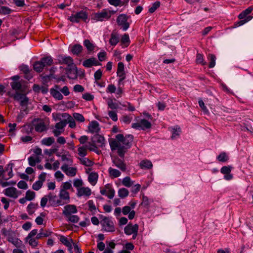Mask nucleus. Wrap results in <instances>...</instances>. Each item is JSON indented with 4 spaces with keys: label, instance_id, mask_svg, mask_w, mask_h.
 Segmentation results:
<instances>
[{
    "label": "nucleus",
    "instance_id": "14",
    "mask_svg": "<svg viewBox=\"0 0 253 253\" xmlns=\"http://www.w3.org/2000/svg\"><path fill=\"white\" fill-rule=\"evenodd\" d=\"M101 64L94 57H91L84 61L83 65L85 68H90L93 66H99Z\"/></svg>",
    "mask_w": 253,
    "mask_h": 253
},
{
    "label": "nucleus",
    "instance_id": "55",
    "mask_svg": "<svg viewBox=\"0 0 253 253\" xmlns=\"http://www.w3.org/2000/svg\"><path fill=\"white\" fill-rule=\"evenodd\" d=\"M74 119L80 122H84L85 120L84 117L81 114L75 113L73 114Z\"/></svg>",
    "mask_w": 253,
    "mask_h": 253
},
{
    "label": "nucleus",
    "instance_id": "31",
    "mask_svg": "<svg viewBox=\"0 0 253 253\" xmlns=\"http://www.w3.org/2000/svg\"><path fill=\"white\" fill-rule=\"evenodd\" d=\"M108 172L109 173V176L113 178L118 177L121 174V172L119 170L113 169L112 168H109Z\"/></svg>",
    "mask_w": 253,
    "mask_h": 253
},
{
    "label": "nucleus",
    "instance_id": "4",
    "mask_svg": "<svg viewBox=\"0 0 253 253\" xmlns=\"http://www.w3.org/2000/svg\"><path fill=\"white\" fill-rule=\"evenodd\" d=\"M111 16L109 11L106 9H103L100 12L94 13L92 19L95 21H103L109 19Z\"/></svg>",
    "mask_w": 253,
    "mask_h": 253
},
{
    "label": "nucleus",
    "instance_id": "7",
    "mask_svg": "<svg viewBox=\"0 0 253 253\" xmlns=\"http://www.w3.org/2000/svg\"><path fill=\"white\" fill-rule=\"evenodd\" d=\"M103 229L107 232H114L115 227L113 222L108 217H104L101 221Z\"/></svg>",
    "mask_w": 253,
    "mask_h": 253
},
{
    "label": "nucleus",
    "instance_id": "51",
    "mask_svg": "<svg viewBox=\"0 0 253 253\" xmlns=\"http://www.w3.org/2000/svg\"><path fill=\"white\" fill-rule=\"evenodd\" d=\"M4 181V180H2V179H0V184L2 187H5L9 185H14L16 183V181L13 180L8 182Z\"/></svg>",
    "mask_w": 253,
    "mask_h": 253
},
{
    "label": "nucleus",
    "instance_id": "57",
    "mask_svg": "<svg viewBox=\"0 0 253 253\" xmlns=\"http://www.w3.org/2000/svg\"><path fill=\"white\" fill-rule=\"evenodd\" d=\"M11 10L8 7L1 6L0 8V13L3 15H6L10 13Z\"/></svg>",
    "mask_w": 253,
    "mask_h": 253
},
{
    "label": "nucleus",
    "instance_id": "9",
    "mask_svg": "<svg viewBox=\"0 0 253 253\" xmlns=\"http://www.w3.org/2000/svg\"><path fill=\"white\" fill-rule=\"evenodd\" d=\"M61 169L69 176L73 177L76 175L77 169L75 167H68L67 164H64L61 167Z\"/></svg>",
    "mask_w": 253,
    "mask_h": 253
},
{
    "label": "nucleus",
    "instance_id": "32",
    "mask_svg": "<svg viewBox=\"0 0 253 253\" xmlns=\"http://www.w3.org/2000/svg\"><path fill=\"white\" fill-rule=\"evenodd\" d=\"M38 203H30L27 208V211L29 214H33L34 213L35 210L38 208Z\"/></svg>",
    "mask_w": 253,
    "mask_h": 253
},
{
    "label": "nucleus",
    "instance_id": "43",
    "mask_svg": "<svg viewBox=\"0 0 253 253\" xmlns=\"http://www.w3.org/2000/svg\"><path fill=\"white\" fill-rule=\"evenodd\" d=\"M81 163L85 166L90 167L93 165V163L87 158L82 157L80 158Z\"/></svg>",
    "mask_w": 253,
    "mask_h": 253
},
{
    "label": "nucleus",
    "instance_id": "21",
    "mask_svg": "<svg viewBox=\"0 0 253 253\" xmlns=\"http://www.w3.org/2000/svg\"><path fill=\"white\" fill-rule=\"evenodd\" d=\"M88 129L92 133L98 132L100 130L98 123L96 121H92L88 126Z\"/></svg>",
    "mask_w": 253,
    "mask_h": 253
},
{
    "label": "nucleus",
    "instance_id": "38",
    "mask_svg": "<svg viewBox=\"0 0 253 253\" xmlns=\"http://www.w3.org/2000/svg\"><path fill=\"white\" fill-rule=\"evenodd\" d=\"M122 184L127 187H130L133 184V182L131 180L130 177L126 176L122 180Z\"/></svg>",
    "mask_w": 253,
    "mask_h": 253
},
{
    "label": "nucleus",
    "instance_id": "3",
    "mask_svg": "<svg viewBox=\"0 0 253 253\" xmlns=\"http://www.w3.org/2000/svg\"><path fill=\"white\" fill-rule=\"evenodd\" d=\"M87 17L88 15L87 13L85 11L82 10L75 14H72L69 18V20L73 23H79L81 21L85 22Z\"/></svg>",
    "mask_w": 253,
    "mask_h": 253
},
{
    "label": "nucleus",
    "instance_id": "40",
    "mask_svg": "<svg viewBox=\"0 0 253 253\" xmlns=\"http://www.w3.org/2000/svg\"><path fill=\"white\" fill-rule=\"evenodd\" d=\"M84 45L88 52L92 51L94 49V45L88 40L86 39L84 41Z\"/></svg>",
    "mask_w": 253,
    "mask_h": 253
},
{
    "label": "nucleus",
    "instance_id": "8",
    "mask_svg": "<svg viewBox=\"0 0 253 253\" xmlns=\"http://www.w3.org/2000/svg\"><path fill=\"white\" fill-rule=\"evenodd\" d=\"M48 196L49 203L51 206L53 207H57L65 205V203L62 202V200L53 193H50L48 194Z\"/></svg>",
    "mask_w": 253,
    "mask_h": 253
},
{
    "label": "nucleus",
    "instance_id": "10",
    "mask_svg": "<svg viewBox=\"0 0 253 253\" xmlns=\"http://www.w3.org/2000/svg\"><path fill=\"white\" fill-rule=\"evenodd\" d=\"M60 91V86L55 85L54 88H51L50 90L51 95L56 99L61 100L63 99V96Z\"/></svg>",
    "mask_w": 253,
    "mask_h": 253
},
{
    "label": "nucleus",
    "instance_id": "37",
    "mask_svg": "<svg viewBox=\"0 0 253 253\" xmlns=\"http://www.w3.org/2000/svg\"><path fill=\"white\" fill-rule=\"evenodd\" d=\"M208 59L210 61L209 68H213L215 65L216 56L213 54H209Z\"/></svg>",
    "mask_w": 253,
    "mask_h": 253
},
{
    "label": "nucleus",
    "instance_id": "52",
    "mask_svg": "<svg viewBox=\"0 0 253 253\" xmlns=\"http://www.w3.org/2000/svg\"><path fill=\"white\" fill-rule=\"evenodd\" d=\"M35 197V193L31 190H28L26 193L25 198L27 200L31 201L33 200Z\"/></svg>",
    "mask_w": 253,
    "mask_h": 253
},
{
    "label": "nucleus",
    "instance_id": "23",
    "mask_svg": "<svg viewBox=\"0 0 253 253\" xmlns=\"http://www.w3.org/2000/svg\"><path fill=\"white\" fill-rule=\"evenodd\" d=\"M71 52L74 55H79L83 50V46L80 44H76L70 46Z\"/></svg>",
    "mask_w": 253,
    "mask_h": 253
},
{
    "label": "nucleus",
    "instance_id": "64",
    "mask_svg": "<svg viewBox=\"0 0 253 253\" xmlns=\"http://www.w3.org/2000/svg\"><path fill=\"white\" fill-rule=\"evenodd\" d=\"M116 90V87L115 85L113 84H110L108 85L106 91L108 93H115Z\"/></svg>",
    "mask_w": 253,
    "mask_h": 253
},
{
    "label": "nucleus",
    "instance_id": "12",
    "mask_svg": "<svg viewBox=\"0 0 253 253\" xmlns=\"http://www.w3.org/2000/svg\"><path fill=\"white\" fill-rule=\"evenodd\" d=\"M232 167L230 166H223L220 169V172L222 174H224V178L227 180H231L233 176L232 174H231Z\"/></svg>",
    "mask_w": 253,
    "mask_h": 253
},
{
    "label": "nucleus",
    "instance_id": "33",
    "mask_svg": "<svg viewBox=\"0 0 253 253\" xmlns=\"http://www.w3.org/2000/svg\"><path fill=\"white\" fill-rule=\"evenodd\" d=\"M41 61L44 65V67L47 66H51L53 63V59L50 56L42 58Z\"/></svg>",
    "mask_w": 253,
    "mask_h": 253
},
{
    "label": "nucleus",
    "instance_id": "5",
    "mask_svg": "<svg viewBox=\"0 0 253 253\" xmlns=\"http://www.w3.org/2000/svg\"><path fill=\"white\" fill-rule=\"evenodd\" d=\"M127 16L124 14H120L117 18V23L121 26L123 30H127L129 27V23L127 22Z\"/></svg>",
    "mask_w": 253,
    "mask_h": 253
},
{
    "label": "nucleus",
    "instance_id": "36",
    "mask_svg": "<svg viewBox=\"0 0 253 253\" xmlns=\"http://www.w3.org/2000/svg\"><path fill=\"white\" fill-rule=\"evenodd\" d=\"M66 116H68V118L66 120L67 121V124H69V126L72 128L75 127L76 123L74 119L71 116L66 113H64L63 117H65Z\"/></svg>",
    "mask_w": 253,
    "mask_h": 253
},
{
    "label": "nucleus",
    "instance_id": "56",
    "mask_svg": "<svg viewBox=\"0 0 253 253\" xmlns=\"http://www.w3.org/2000/svg\"><path fill=\"white\" fill-rule=\"evenodd\" d=\"M87 205L88 206V210L91 212L95 211L96 210V208L95 204L92 200H89L87 203Z\"/></svg>",
    "mask_w": 253,
    "mask_h": 253
},
{
    "label": "nucleus",
    "instance_id": "28",
    "mask_svg": "<svg viewBox=\"0 0 253 253\" xmlns=\"http://www.w3.org/2000/svg\"><path fill=\"white\" fill-rule=\"evenodd\" d=\"M98 177V175L96 172H91L88 177V181L91 184L94 185L97 182Z\"/></svg>",
    "mask_w": 253,
    "mask_h": 253
},
{
    "label": "nucleus",
    "instance_id": "20",
    "mask_svg": "<svg viewBox=\"0 0 253 253\" xmlns=\"http://www.w3.org/2000/svg\"><path fill=\"white\" fill-rule=\"evenodd\" d=\"M59 196L60 199L62 200V202L65 203V204L70 202L69 193L67 191L60 189Z\"/></svg>",
    "mask_w": 253,
    "mask_h": 253
},
{
    "label": "nucleus",
    "instance_id": "58",
    "mask_svg": "<svg viewBox=\"0 0 253 253\" xmlns=\"http://www.w3.org/2000/svg\"><path fill=\"white\" fill-rule=\"evenodd\" d=\"M199 106L201 108V109L203 110V111L206 113L207 114L209 113V110L207 109V107L205 106L204 102L203 101V100L201 99H200L198 101Z\"/></svg>",
    "mask_w": 253,
    "mask_h": 253
},
{
    "label": "nucleus",
    "instance_id": "2",
    "mask_svg": "<svg viewBox=\"0 0 253 253\" xmlns=\"http://www.w3.org/2000/svg\"><path fill=\"white\" fill-rule=\"evenodd\" d=\"M58 63L60 64H66L68 67V77L71 79L77 78V68L74 63L73 58L70 56L60 55L58 56Z\"/></svg>",
    "mask_w": 253,
    "mask_h": 253
},
{
    "label": "nucleus",
    "instance_id": "25",
    "mask_svg": "<svg viewBox=\"0 0 253 253\" xmlns=\"http://www.w3.org/2000/svg\"><path fill=\"white\" fill-rule=\"evenodd\" d=\"M60 241L66 247L69 248V249H72V239L69 240L66 237L63 235H59Z\"/></svg>",
    "mask_w": 253,
    "mask_h": 253
},
{
    "label": "nucleus",
    "instance_id": "39",
    "mask_svg": "<svg viewBox=\"0 0 253 253\" xmlns=\"http://www.w3.org/2000/svg\"><path fill=\"white\" fill-rule=\"evenodd\" d=\"M54 138L52 137H46L42 140V143L46 146H50L54 142Z\"/></svg>",
    "mask_w": 253,
    "mask_h": 253
},
{
    "label": "nucleus",
    "instance_id": "59",
    "mask_svg": "<svg viewBox=\"0 0 253 253\" xmlns=\"http://www.w3.org/2000/svg\"><path fill=\"white\" fill-rule=\"evenodd\" d=\"M78 151V154L81 157H84L87 155V151L85 150L84 147L79 146Z\"/></svg>",
    "mask_w": 253,
    "mask_h": 253
},
{
    "label": "nucleus",
    "instance_id": "42",
    "mask_svg": "<svg viewBox=\"0 0 253 253\" xmlns=\"http://www.w3.org/2000/svg\"><path fill=\"white\" fill-rule=\"evenodd\" d=\"M67 124V121L66 120H62L59 123L56 124L55 126V128L61 130H64V127Z\"/></svg>",
    "mask_w": 253,
    "mask_h": 253
},
{
    "label": "nucleus",
    "instance_id": "11",
    "mask_svg": "<svg viewBox=\"0 0 253 253\" xmlns=\"http://www.w3.org/2000/svg\"><path fill=\"white\" fill-rule=\"evenodd\" d=\"M13 164L12 163H9L7 165L4 169V175H3V179L4 180H7L13 176L12 172Z\"/></svg>",
    "mask_w": 253,
    "mask_h": 253
},
{
    "label": "nucleus",
    "instance_id": "34",
    "mask_svg": "<svg viewBox=\"0 0 253 253\" xmlns=\"http://www.w3.org/2000/svg\"><path fill=\"white\" fill-rule=\"evenodd\" d=\"M140 122L141 130H145L151 127L152 125L151 123L146 119H142Z\"/></svg>",
    "mask_w": 253,
    "mask_h": 253
},
{
    "label": "nucleus",
    "instance_id": "54",
    "mask_svg": "<svg viewBox=\"0 0 253 253\" xmlns=\"http://www.w3.org/2000/svg\"><path fill=\"white\" fill-rule=\"evenodd\" d=\"M71 189L73 190L71 183L70 182H65L62 184L60 189L67 191Z\"/></svg>",
    "mask_w": 253,
    "mask_h": 253
},
{
    "label": "nucleus",
    "instance_id": "1",
    "mask_svg": "<svg viewBox=\"0 0 253 253\" xmlns=\"http://www.w3.org/2000/svg\"><path fill=\"white\" fill-rule=\"evenodd\" d=\"M133 140V136L131 134L124 136L122 134H118L116 139H112L109 141V144L112 151L117 150L118 155L124 158L125 153L131 146Z\"/></svg>",
    "mask_w": 253,
    "mask_h": 253
},
{
    "label": "nucleus",
    "instance_id": "19",
    "mask_svg": "<svg viewBox=\"0 0 253 253\" xmlns=\"http://www.w3.org/2000/svg\"><path fill=\"white\" fill-rule=\"evenodd\" d=\"M113 163L122 171H126V165L123 160L118 158H115L113 160Z\"/></svg>",
    "mask_w": 253,
    "mask_h": 253
},
{
    "label": "nucleus",
    "instance_id": "30",
    "mask_svg": "<svg viewBox=\"0 0 253 253\" xmlns=\"http://www.w3.org/2000/svg\"><path fill=\"white\" fill-rule=\"evenodd\" d=\"M51 233H52V232H51L50 231L41 229L40 231V233L37 235L36 239H40L42 237H48L51 235Z\"/></svg>",
    "mask_w": 253,
    "mask_h": 253
},
{
    "label": "nucleus",
    "instance_id": "45",
    "mask_svg": "<svg viewBox=\"0 0 253 253\" xmlns=\"http://www.w3.org/2000/svg\"><path fill=\"white\" fill-rule=\"evenodd\" d=\"M161 3L159 1H157L152 4L151 7H149L148 11L151 13H154L160 6Z\"/></svg>",
    "mask_w": 253,
    "mask_h": 253
},
{
    "label": "nucleus",
    "instance_id": "61",
    "mask_svg": "<svg viewBox=\"0 0 253 253\" xmlns=\"http://www.w3.org/2000/svg\"><path fill=\"white\" fill-rule=\"evenodd\" d=\"M61 158L62 161H66L68 165H72L73 163L72 159L68 157L67 155H62L61 156Z\"/></svg>",
    "mask_w": 253,
    "mask_h": 253
},
{
    "label": "nucleus",
    "instance_id": "13",
    "mask_svg": "<svg viewBox=\"0 0 253 253\" xmlns=\"http://www.w3.org/2000/svg\"><path fill=\"white\" fill-rule=\"evenodd\" d=\"M63 214L66 216L77 212L76 206L73 205H67L64 207Z\"/></svg>",
    "mask_w": 253,
    "mask_h": 253
},
{
    "label": "nucleus",
    "instance_id": "47",
    "mask_svg": "<svg viewBox=\"0 0 253 253\" xmlns=\"http://www.w3.org/2000/svg\"><path fill=\"white\" fill-rule=\"evenodd\" d=\"M107 105L108 107L111 109H116L119 108V104L114 102L112 99H109L107 101Z\"/></svg>",
    "mask_w": 253,
    "mask_h": 253
},
{
    "label": "nucleus",
    "instance_id": "46",
    "mask_svg": "<svg viewBox=\"0 0 253 253\" xmlns=\"http://www.w3.org/2000/svg\"><path fill=\"white\" fill-rule=\"evenodd\" d=\"M217 159L219 162H225L228 161L229 158L225 152H222L217 157Z\"/></svg>",
    "mask_w": 253,
    "mask_h": 253
},
{
    "label": "nucleus",
    "instance_id": "50",
    "mask_svg": "<svg viewBox=\"0 0 253 253\" xmlns=\"http://www.w3.org/2000/svg\"><path fill=\"white\" fill-rule=\"evenodd\" d=\"M117 75L119 77L118 82L120 84L126 79V73L125 71H117Z\"/></svg>",
    "mask_w": 253,
    "mask_h": 253
},
{
    "label": "nucleus",
    "instance_id": "17",
    "mask_svg": "<svg viewBox=\"0 0 253 253\" xmlns=\"http://www.w3.org/2000/svg\"><path fill=\"white\" fill-rule=\"evenodd\" d=\"M91 194V189L87 187H82L81 188L77 189V195L78 197L83 196L89 197Z\"/></svg>",
    "mask_w": 253,
    "mask_h": 253
},
{
    "label": "nucleus",
    "instance_id": "49",
    "mask_svg": "<svg viewBox=\"0 0 253 253\" xmlns=\"http://www.w3.org/2000/svg\"><path fill=\"white\" fill-rule=\"evenodd\" d=\"M13 90L16 91L20 90L21 89V84L19 82H13L10 84Z\"/></svg>",
    "mask_w": 253,
    "mask_h": 253
},
{
    "label": "nucleus",
    "instance_id": "18",
    "mask_svg": "<svg viewBox=\"0 0 253 253\" xmlns=\"http://www.w3.org/2000/svg\"><path fill=\"white\" fill-rule=\"evenodd\" d=\"M4 194L9 197L16 199L18 196V194L17 189L13 187H9L5 189Z\"/></svg>",
    "mask_w": 253,
    "mask_h": 253
},
{
    "label": "nucleus",
    "instance_id": "22",
    "mask_svg": "<svg viewBox=\"0 0 253 253\" xmlns=\"http://www.w3.org/2000/svg\"><path fill=\"white\" fill-rule=\"evenodd\" d=\"M105 139L102 136L96 134L93 137V142L96 143L99 147H102L104 146Z\"/></svg>",
    "mask_w": 253,
    "mask_h": 253
},
{
    "label": "nucleus",
    "instance_id": "48",
    "mask_svg": "<svg viewBox=\"0 0 253 253\" xmlns=\"http://www.w3.org/2000/svg\"><path fill=\"white\" fill-rule=\"evenodd\" d=\"M196 61L197 64H200L202 65H205L207 64L206 62L204 61L203 55L200 53L197 54Z\"/></svg>",
    "mask_w": 253,
    "mask_h": 253
},
{
    "label": "nucleus",
    "instance_id": "53",
    "mask_svg": "<svg viewBox=\"0 0 253 253\" xmlns=\"http://www.w3.org/2000/svg\"><path fill=\"white\" fill-rule=\"evenodd\" d=\"M66 217L68 218V220L73 223H77L79 220V217L77 215H70Z\"/></svg>",
    "mask_w": 253,
    "mask_h": 253
},
{
    "label": "nucleus",
    "instance_id": "63",
    "mask_svg": "<svg viewBox=\"0 0 253 253\" xmlns=\"http://www.w3.org/2000/svg\"><path fill=\"white\" fill-rule=\"evenodd\" d=\"M42 184L41 181L38 180L33 183L32 188L34 190L38 191L42 187Z\"/></svg>",
    "mask_w": 253,
    "mask_h": 253
},
{
    "label": "nucleus",
    "instance_id": "6",
    "mask_svg": "<svg viewBox=\"0 0 253 253\" xmlns=\"http://www.w3.org/2000/svg\"><path fill=\"white\" fill-rule=\"evenodd\" d=\"M10 97L13 98L15 100L20 101V105L21 106H26L29 101L28 98L25 94L16 92L14 94H9Z\"/></svg>",
    "mask_w": 253,
    "mask_h": 253
},
{
    "label": "nucleus",
    "instance_id": "60",
    "mask_svg": "<svg viewBox=\"0 0 253 253\" xmlns=\"http://www.w3.org/2000/svg\"><path fill=\"white\" fill-rule=\"evenodd\" d=\"M73 185L77 189L81 188L83 185V182L81 179H76L74 180Z\"/></svg>",
    "mask_w": 253,
    "mask_h": 253
},
{
    "label": "nucleus",
    "instance_id": "24",
    "mask_svg": "<svg viewBox=\"0 0 253 253\" xmlns=\"http://www.w3.org/2000/svg\"><path fill=\"white\" fill-rule=\"evenodd\" d=\"M170 131L172 133L171 138L173 140L177 139L179 136L181 132V129L180 127L176 126L171 127Z\"/></svg>",
    "mask_w": 253,
    "mask_h": 253
},
{
    "label": "nucleus",
    "instance_id": "44",
    "mask_svg": "<svg viewBox=\"0 0 253 253\" xmlns=\"http://www.w3.org/2000/svg\"><path fill=\"white\" fill-rule=\"evenodd\" d=\"M121 42L122 44H125L126 47L129 45L130 43L129 37L128 34H125L121 38Z\"/></svg>",
    "mask_w": 253,
    "mask_h": 253
},
{
    "label": "nucleus",
    "instance_id": "29",
    "mask_svg": "<svg viewBox=\"0 0 253 253\" xmlns=\"http://www.w3.org/2000/svg\"><path fill=\"white\" fill-rule=\"evenodd\" d=\"M119 42V38L116 33H112L109 40V43L112 46H115Z\"/></svg>",
    "mask_w": 253,
    "mask_h": 253
},
{
    "label": "nucleus",
    "instance_id": "41",
    "mask_svg": "<svg viewBox=\"0 0 253 253\" xmlns=\"http://www.w3.org/2000/svg\"><path fill=\"white\" fill-rule=\"evenodd\" d=\"M129 192L125 188H120L118 191V195L121 198H125L128 195Z\"/></svg>",
    "mask_w": 253,
    "mask_h": 253
},
{
    "label": "nucleus",
    "instance_id": "35",
    "mask_svg": "<svg viewBox=\"0 0 253 253\" xmlns=\"http://www.w3.org/2000/svg\"><path fill=\"white\" fill-rule=\"evenodd\" d=\"M140 166L142 169H151L153 167L152 162L148 160L141 161L140 163Z\"/></svg>",
    "mask_w": 253,
    "mask_h": 253
},
{
    "label": "nucleus",
    "instance_id": "15",
    "mask_svg": "<svg viewBox=\"0 0 253 253\" xmlns=\"http://www.w3.org/2000/svg\"><path fill=\"white\" fill-rule=\"evenodd\" d=\"M138 225L137 224L132 225L129 223L124 228L125 233L128 235H130L135 232H138Z\"/></svg>",
    "mask_w": 253,
    "mask_h": 253
},
{
    "label": "nucleus",
    "instance_id": "26",
    "mask_svg": "<svg viewBox=\"0 0 253 253\" xmlns=\"http://www.w3.org/2000/svg\"><path fill=\"white\" fill-rule=\"evenodd\" d=\"M33 69L38 73H41L42 71L44 68V65L42 64V61L40 60L36 61L33 65Z\"/></svg>",
    "mask_w": 253,
    "mask_h": 253
},
{
    "label": "nucleus",
    "instance_id": "16",
    "mask_svg": "<svg viewBox=\"0 0 253 253\" xmlns=\"http://www.w3.org/2000/svg\"><path fill=\"white\" fill-rule=\"evenodd\" d=\"M9 242L11 243L14 246L17 248H20L22 246V242L15 237L14 233H12L7 238Z\"/></svg>",
    "mask_w": 253,
    "mask_h": 253
},
{
    "label": "nucleus",
    "instance_id": "62",
    "mask_svg": "<svg viewBox=\"0 0 253 253\" xmlns=\"http://www.w3.org/2000/svg\"><path fill=\"white\" fill-rule=\"evenodd\" d=\"M108 115L112 121L116 122L118 120V116L115 111H109L108 112Z\"/></svg>",
    "mask_w": 253,
    "mask_h": 253
},
{
    "label": "nucleus",
    "instance_id": "27",
    "mask_svg": "<svg viewBox=\"0 0 253 253\" xmlns=\"http://www.w3.org/2000/svg\"><path fill=\"white\" fill-rule=\"evenodd\" d=\"M35 129L36 131L39 132H42L45 130L46 127L45 123L42 120H41L39 123L35 125Z\"/></svg>",
    "mask_w": 253,
    "mask_h": 253
}]
</instances>
